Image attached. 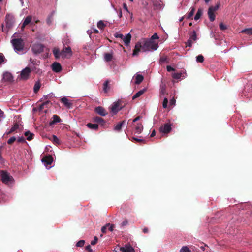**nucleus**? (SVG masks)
<instances>
[{"instance_id": "5fc2aeb1", "label": "nucleus", "mask_w": 252, "mask_h": 252, "mask_svg": "<svg viewBox=\"0 0 252 252\" xmlns=\"http://www.w3.org/2000/svg\"><path fill=\"white\" fill-rule=\"evenodd\" d=\"M17 142L19 143H24L25 142V139L23 137H19L17 139Z\"/></svg>"}, {"instance_id": "9d476101", "label": "nucleus", "mask_w": 252, "mask_h": 252, "mask_svg": "<svg viewBox=\"0 0 252 252\" xmlns=\"http://www.w3.org/2000/svg\"><path fill=\"white\" fill-rule=\"evenodd\" d=\"M159 130L161 132L167 134L171 130V124L169 123H165L160 126Z\"/></svg>"}, {"instance_id": "4be33fe9", "label": "nucleus", "mask_w": 252, "mask_h": 252, "mask_svg": "<svg viewBox=\"0 0 252 252\" xmlns=\"http://www.w3.org/2000/svg\"><path fill=\"white\" fill-rule=\"evenodd\" d=\"M114 35L116 38H120L123 40L124 45L126 46V36L119 33H116Z\"/></svg>"}, {"instance_id": "c03bdc74", "label": "nucleus", "mask_w": 252, "mask_h": 252, "mask_svg": "<svg viewBox=\"0 0 252 252\" xmlns=\"http://www.w3.org/2000/svg\"><path fill=\"white\" fill-rule=\"evenodd\" d=\"M53 20V14H51L48 16L46 22L48 25H50L52 23Z\"/></svg>"}, {"instance_id": "72a5a7b5", "label": "nucleus", "mask_w": 252, "mask_h": 252, "mask_svg": "<svg viewBox=\"0 0 252 252\" xmlns=\"http://www.w3.org/2000/svg\"><path fill=\"white\" fill-rule=\"evenodd\" d=\"M242 33H244L248 35H252V28L245 29L241 31Z\"/></svg>"}, {"instance_id": "a878e982", "label": "nucleus", "mask_w": 252, "mask_h": 252, "mask_svg": "<svg viewBox=\"0 0 252 252\" xmlns=\"http://www.w3.org/2000/svg\"><path fill=\"white\" fill-rule=\"evenodd\" d=\"M144 79L143 76L141 74H137L135 77V84H140Z\"/></svg>"}, {"instance_id": "6e6552de", "label": "nucleus", "mask_w": 252, "mask_h": 252, "mask_svg": "<svg viewBox=\"0 0 252 252\" xmlns=\"http://www.w3.org/2000/svg\"><path fill=\"white\" fill-rule=\"evenodd\" d=\"M72 54L70 47H64L61 52V55L63 58H69Z\"/></svg>"}, {"instance_id": "ea45409f", "label": "nucleus", "mask_w": 252, "mask_h": 252, "mask_svg": "<svg viewBox=\"0 0 252 252\" xmlns=\"http://www.w3.org/2000/svg\"><path fill=\"white\" fill-rule=\"evenodd\" d=\"M19 127V125L17 123H15L14 126L11 127L10 130V132H13L16 130Z\"/></svg>"}, {"instance_id": "338daca9", "label": "nucleus", "mask_w": 252, "mask_h": 252, "mask_svg": "<svg viewBox=\"0 0 252 252\" xmlns=\"http://www.w3.org/2000/svg\"><path fill=\"white\" fill-rule=\"evenodd\" d=\"M143 232L144 233H147L149 232L148 228L147 227H145L143 229Z\"/></svg>"}, {"instance_id": "4d7b16f0", "label": "nucleus", "mask_w": 252, "mask_h": 252, "mask_svg": "<svg viewBox=\"0 0 252 252\" xmlns=\"http://www.w3.org/2000/svg\"><path fill=\"white\" fill-rule=\"evenodd\" d=\"M85 249L88 252H94L93 250L91 249L90 245H88L85 247Z\"/></svg>"}, {"instance_id": "603ef678", "label": "nucleus", "mask_w": 252, "mask_h": 252, "mask_svg": "<svg viewBox=\"0 0 252 252\" xmlns=\"http://www.w3.org/2000/svg\"><path fill=\"white\" fill-rule=\"evenodd\" d=\"M97 241H98V238L97 237V236H94V240L91 241V244L92 245H94L97 243Z\"/></svg>"}, {"instance_id": "0e129e2a", "label": "nucleus", "mask_w": 252, "mask_h": 252, "mask_svg": "<svg viewBox=\"0 0 252 252\" xmlns=\"http://www.w3.org/2000/svg\"><path fill=\"white\" fill-rule=\"evenodd\" d=\"M176 100L175 99L173 98L170 101V104L171 105H174L175 104Z\"/></svg>"}, {"instance_id": "6ab92c4d", "label": "nucleus", "mask_w": 252, "mask_h": 252, "mask_svg": "<svg viewBox=\"0 0 252 252\" xmlns=\"http://www.w3.org/2000/svg\"><path fill=\"white\" fill-rule=\"evenodd\" d=\"M110 81H106L103 84V90L105 93H107L110 91V86L109 85Z\"/></svg>"}, {"instance_id": "f257e3e1", "label": "nucleus", "mask_w": 252, "mask_h": 252, "mask_svg": "<svg viewBox=\"0 0 252 252\" xmlns=\"http://www.w3.org/2000/svg\"><path fill=\"white\" fill-rule=\"evenodd\" d=\"M158 46V43L152 40V39H144L142 44L139 42L135 44L132 56H134L137 55L141 49L144 52L155 51L157 49Z\"/></svg>"}, {"instance_id": "aec40b11", "label": "nucleus", "mask_w": 252, "mask_h": 252, "mask_svg": "<svg viewBox=\"0 0 252 252\" xmlns=\"http://www.w3.org/2000/svg\"><path fill=\"white\" fill-rule=\"evenodd\" d=\"M146 91V89L144 88L140 91H139L138 92H137L132 97V99L133 100L140 97L142 94H143L145 91Z\"/></svg>"}, {"instance_id": "39448f33", "label": "nucleus", "mask_w": 252, "mask_h": 252, "mask_svg": "<svg viewBox=\"0 0 252 252\" xmlns=\"http://www.w3.org/2000/svg\"><path fill=\"white\" fill-rule=\"evenodd\" d=\"M45 46L41 43L33 44L32 47V50L35 54H39L44 51Z\"/></svg>"}, {"instance_id": "69168bd1", "label": "nucleus", "mask_w": 252, "mask_h": 252, "mask_svg": "<svg viewBox=\"0 0 252 252\" xmlns=\"http://www.w3.org/2000/svg\"><path fill=\"white\" fill-rule=\"evenodd\" d=\"M126 224V220H124L123 221V222L121 224V229H123L124 228V226Z\"/></svg>"}, {"instance_id": "6e6d98bb", "label": "nucleus", "mask_w": 252, "mask_h": 252, "mask_svg": "<svg viewBox=\"0 0 252 252\" xmlns=\"http://www.w3.org/2000/svg\"><path fill=\"white\" fill-rule=\"evenodd\" d=\"M167 60V58L166 57H161L160 59V63H163L164 62H166Z\"/></svg>"}, {"instance_id": "a18cd8bd", "label": "nucleus", "mask_w": 252, "mask_h": 252, "mask_svg": "<svg viewBox=\"0 0 252 252\" xmlns=\"http://www.w3.org/2000/svg\"><path fill=\"white\" fill-rule=\"evenodd\" d=\"M85 244V241L83 240H81L79 241L76 244L77 247H82L84 246Z\"/></svg>"}, {"instance_id": "680f3d73", "label": "nucleus", "mask_w": 252, "mask_h": 252, "mask_svg": "<svg viewBox=\"0 0 252 252\" xmlns=\"http://www.w3.org/2000/svg\"><path fill=\"white\" fill-rule=\"evenodd\" d=\"M167 70L168 71V72H171L172 71H174L175 70V69L174 68H173L172 66H170V65H168L167 66Z\"/></svg>"}, {"instance_id": "a211bd4d", "label": "nucleus", "mask_w": 252, "mask_h": 252, "mask_svg": "<svg viewBox=\"0 0 252 252\" xmlns=\"http://www.w3.org/2000/svg\"><path fill=\"white\" fill-rule=\"evenodd\" d=\"M93 121L95 123H98L102 126H103L105 124V121L101 117L96 116L93 118Z\"/></svg>"}, {"instance_id": "052dcab7", "label": "nucleus", "mask_w": 252, "mask_h": 252, "mask_svg": "<svg viewBox=\"0 0 252 252\" xmlns=\"http://www.w3.org/2000/svg\"><path fill=\"white\" fill-rule=\"evenodd\" d=\"M158 36L157 33H155L151 37L150 39H152V40H154V39H158Z\"/></svg>"}, {"instance_id": "4468645a", "label": "nucleus", "mask_w": 252, "mask_h": 252, "mask_svg": "<svg viewBox=\"0 0 252 252\" xmlns=\"http://www.w3.org/2000/svg\"><path fill=\"white\" fill-rule=\"evenodd\" d=\"M95 111L99 115L104 116L107 114L105 109L101 106H98L95 108Z\"/></svg>"}, {"instance_id": "c85d7f7f", "label": "nucleus", "mask_w": 252, "mask_h": 252, "mask_svg": "<svg viewBox=\"0 0 252 252\" xmlns=\"http://www.w3.org/2000/svg\"><path fill=\"white\" fill-rule=\"evenodd\" d=\"M53 54L55 56L56 59H58L60 58L61 55V52L59 48H55L53 50Z\"/></svg>"}, {"instance_id": "f8f14e48", "label": "nucleus", "mask_w": 252, "mask_h": 252, "mask_svg": "<svg viewBox=\"0 0 252 252\" xmlns=\"http://www.w3.org/2000/svg\"><path fill=\"white\" fill-rule=\"evenodd\" d=\"M2 80L4 82H12L13 80V77L11 73L9 72H5L3 74V77Z\"/></svg>"}, {"instance_id": "49530a36", "label": "nucleus", "mask_w": 252, "mask_h": 252, "mask_svg": "<svg viewBox=\"0 0 252 252\" xmlns=\"http://www.w3.org/2000/svg\"><path fill=\"white\" fill-rule=\"evenodd\" d=\"M16 139L15 137L13 136L9 138L7 141V143L9 145L12 144L14 142L16 141Z\"/></svg>"}, {"instance_id": "f3484780", "label": "nucleus", "mask_w": 252, "mask_h": 252, "mask_svg": "<svg viewBox=\"0 0 252 252\" xmlns=\"http://www.w3.org/2000/svg\"><path fill=\"white\" fill-rule=\"evenodd\" d=\"M32 20V17L30 15L28 16L25 18V19H24V20L22 23V25L21 26L22 30H23L25 27L26 26L28 25V24H29L31 22Z\"/></svg>"}, {"instance_id": "3c124183", "label": "nucleus", "mask_w": 252, "mask_h": 252, "mask_svg": "<svg viewBox=\"0 0 252 252\" xmlns=\"http://www.w3.org/2000/svg\"><path fill=\"white\" fill-rule=\"evenodd\" d=\"M219 28L221 30H224L227 29L226 26L224 25L222 23H221L219 24Z\"/></svg>"}, {"instance_id": "e433bc0d", "label": "nucleus", "mask_w": 252, "mask_h": 252, "mask_svg": "<svg viewBox=\"0 0 252 252\" xmlns=\"http://www.w3.org/2000/svg\"><path fill=\"white\" fill-rule=\"evenodd\" d=\"M195 10V9L194 7H191L190 11L188 13L187 18V19H190L192 17V16L193 15L194 11Z\"/></svg>"}, {"instance_id": "c9c22d12", "label": "nucleus", "mask_w": 252, "mask_h": 252, "mask_svg": "<svg viewBox=\"0 0 252 252\" xmlns=\"http://www.w3.org/2000/svg\"><path fill=\"white\" fill-rule=\"evenodd\" d=\"M41 87V84L39 82H37L35 83L34 86V92L36 93L38 92Z\"/></svg>"}, {"instance_id": "a19ab883", "label": "nucleus", "mask_w": 252, "mask_h": 252, "mask_svg": "<svg viewBox=\"0 0 252 252\" xmlns=\"http://www.w3.org/2000/svg\"><path fill=\"white\" fill-rule=\"evenodd\" d=\"M196 61L198 63H202L204 61V57L202 55H199L196 57Z\"/></svg>"}, {"instance_id": "ddd939ff", "label": "nucleus", "mask_w": 252, "mask_h": 252, "mask_svg": "<svg viewBox=\"0 0 252 252\" xmlns=\"http://www.w3.org/2000/svg\"><path fill=\"white\" fill-rule=\"evenodd\" d=\"M53 161V158L52 156L49 155L44 157L42 159V162H44L47 165H51Z\"/></svg>"}, {"instance_id": "864d4df0", "label": "nucleus", "mask_w": 252, "mask_h": 252, "mask_svg": "<svg viewBox=\"0 0 252 252\" xmlns=\"http://www.w3.org/2000/svg\"><path fill=\"white\" fill-rule=\"evenodd\" d=\"M109 225H105V226H103L102 228H101V231L103 233H106L107 232V228H108V226Z\"/></svg>"}, {"instance_id": "f704fd0d", "label": "nucleus", "mask_w": 252, "mask_h": 252, "mask_svg": "<svg viewBox=\"0 0 252 252\" xmlns=\"http://www.w3.org/2000/svg\"><path fill=\"white\" fill-rule=\"evenodd\" d=\"M97 27L100 30H103L106 27V25L102 21H99L97 24Z\"/></svg>"}, {"instance_id": "c756f323", "label": "nucleus", "mask_w": 252, "mask_h": 252, "mask_svg": "<svg viewBox=\"0 0 252 252\" xmlns=\"http://www.w3.org/2000/svg\"><path fill=\"white\" fill-rule=\"evenodd\" d=\"M129 139L131 140L132 141H136L139 143H146V140L142 139H140L138 138L134 137L133 136L130 137L129 138Z\"/></svg>"}, {"instance_id": "1a4fd4ad", "label": "nucleus", "mask_w": 252, "mask_h": 252, "mask_svg": "<svg viewBox=\"0 0 252 252\" xmlns=\"http://www.w3.org/2000/svg\"><path fill=\"white\" fill-rule=\"evenodd\" d=\"M1 177L2 182L4 184H7L12 179L7 172L3 170L1 171Z\"/></svg>"}, {"instance_id": "423d86ee", "label": "nucleus", "mask_w": 252, "mask_h": 252, "mask_svg": "<svg viewBox=\"0 0 252 252\" xmlns=\"http://www.w3.org/2000/svg\"><path fill=\"white\" fill-rule=\"evenodd\" d=\"M123 106L121 104V101L118 100L112 104L111 107V111L114 114H116L119 111H120Z\"/></svg>"}, {"instance_id": "09e8293b", "label": "nucleus", "mask_w": 252, "mask_h": 252, "mask_svg": "<svg viewBox=\"0 0 252 252\" xmlns=\"http://www.w3.org/2000/svg\"><path fill=\"white\" fill-rule=\"evenodd\" d=\"M106 225H109L108 226L107 229L109 230L110 231H113L114 228V224H111L110 223H107Z\"/></svg>"}, {"instance_id": "13d9d810", "label": "nucleus", "mask_w": 252, "mask_h": 252, "mask_svg": "<svg viewBox=\"0 0 252 252\" xmlns=\"http://www.w3.org/2000/svg\"><path fill=\"white\" fill-rule=\"evenodd\" d=\"M42 102H43V103H45V107H47V108L48 107V106L49 105H52V103H51L50 100H47L46 101H42Z\"/></svg>"}, {"instance_id": "473e14b6", "label": "nucleus", "mask_w": 252, "mask_h": 252, "mask_svg": "<svg viewBox=\"0 0 252 252\" xmlns=\"http://www.w3.org/2000/svg\"><path fill=\"white\" fill-rule=\"evenodd\" d=\"M202 9H199L197 10V12L196 14L195 15L194 20H198L200 18L201 16L202 15Z\"/></svg>"}, {"instance_id": "8fccbe9b", "label": "nucleus", "mask_w": 252, "mask_h": 252, "mask_svg": "<svg viewBox=\"0 0 252 252\" xmlns=\"http://www.w3.org/2000/svg\"><path fill=\"white\" fill-rule=\"evenodd\" d=\"M192 41L191 40V39H189L188 41L186 42V46L191 47L192 44Z\"/></svg>"}, {"instance_id": "412c9836", "label": "nucleus", "mask_w": 252, "mask_h": 252, "mask_svg": "<svg viewBox=\"0 0 252 252\" xmlns=\"http://www.w3.org/2000/svg\"><path fill=\"white\" fill-rule=\"evenodd\" d=\"M87 126L92 130H97L98 129V125L97 124L88 123Z\"/></svg>"}, {"instance_id": "79ce46f5", "label": "nucleus", "mask_w": 252, "mask_h": 252, "mask_svg": "<svg viewBox=\"0 0 252 252\" xmlns=\"http://www.w3.org/2000/svg\"><path fill=\"white\" fill-rule=\"evenodd\" d=\"M127 252H135L134 248L129 243H127Z\"/></svg>"}, {"instance_id": "e2e57ef3", "label": "nucleus", "mask_w": 252, "mask_h": 252, "mask_svg": "<svg viewBox=\"0 0 252 252\" xmlns=\"http://www.w3.org/2000/svg\"><path fill=\"white\" fill-rule=\"evenodd\" d=\"M45 103H42L39 105V109L40 111H42L45 107Z\"/></svg>"}, {"instance_id": "b1692460", "label": "nucleus", "mask_w": 252, "mask_h": 252, "mask_svg": "<svg viewBox=\"0 0 252 252\" xmlns=\"http://www.w3.org/2000/svg\"><path fill=\"white\" fill-rule=\"evenodd\" d=\"M53 94L50 93L47 95H44L40 99V101H46L47 100H50L53 97Z\"/></svg>"}, {"instance_id": "7c9ffc66", "label": "nucleus", "mask_w": 252, "mask_h": 252, "mask_svg": "<svg viewBox=\"0 0 252 252\" xmlns=\"http://www.w3.org/2000/svg\"><path fill=\"white\" fill-rule=\"evenodd\" d=\"M51 140L54 144L57 145H60L61 143L60 139L55 135H53Z\"/></svg>"}, {"instance_id": "58836bf2", "label": "nucleus", "mask_w": 252, "mask_h": 252, "mask_svg": "<svg viewBox=\"0 0 252 252\" xmlns=\"http://www.w3.org/2000/svg\"><path fill=\"white\" fill-rule=\"evenodd\" d=\"M114 250L117 252L119 250L123 252H126V245L123 247H117Z\"/></svg>"}, {"instance_id": "f03ea898", "label": "nucleus", "mask_w": 252, "mask_h": 252, "mask_svg": "<svg viewBox=\"0 0 252 252\" xmlns=\"http://www.w3.org/2000/svg\"><path fill=\"white\" fill-rule=\"evenodd\" d=\"M139 119V117H137L132 121V125H131L132 132L134 134H140L143 129V126L141 123H136V122Z\"/></svg>"}, {"instance_id": "bb28decb", "label": "nucleus", "mask_w": 252, "mask_h": 252, "mask_svg": "<svg viewBox=\"0 0 252 252\" xmlns=\"http://www.w3.org/2000/svg\"><path fill=\"white\" fill-rule=\"evenodd\" d=\"M189 39H191V40L192 41H195L197 38L196 32L193 30L192 32H190L189 33Z\"/></svg>"}, {"instance_id": "7ed1b4c3", "label": "nucleus", "mask_w": 252, "mask_h": 252, "mask_svg": "<svg viewBox=\"0 0 252 252\" xmlns=\"http://www.w3.org/2000/svg\"><path fill=\"white\" fill-rule=\"evenodd\" d=\"M11 42L15 50L20 51L23 49L24 43L21 38L12 39Z\"/></svg>"}, {"instance_id": "9b49d317", "label": "nucleus", "mask_w": 252, "mask_h": 252, "mask_svg": "<svg viewBox=\"0 0 252 252\" xmlns=\"http://www.w3.org/2000/svg\"><path fill=\"white\" fill-rule=\"evenodd\" d=\"M31 72V69L26 67L25 69H23L20 74L21 78L22 79L26 80L29 78L30 73Z\"/></svg>"}, {"instance_id": "5701e85b", "label": "nucleus", "mask_w": 252, "mask_h": 252, "mask_svg": "<svg viewBox=\"0 0 252 252\" xmlns=\"http://www.w3.org/2000/svg\"><path fill=\"white\" fill-rule=\"evenodd\" d=\"M24 135L27 137V139L30 141L33 138L34 134L31 132L30 131H26L24 133Z\"/></svg>"}, {"instance_id": "20e7f679", "label": "nucleus", "mask_w": 252, "mask_h": 252, "mask_svg": "<svg viewBox=\"0 0 252 252\" xmlns=\"http://www.w3.org/2000/svg\"><path fill=\"white\" fill-rule=\"evenodd\" d=\"M219 3L217 4L216 5L213 6H211L209 7L208 10V15L209 18V20L211 22H213L215 20V15L214 14V12L217 11L219 7Z\"/></svg>"}, {"instance_id": "37998d69", "label": "nucleus", "mask_w": 252, "mask_h": 252, "mask_svg": "<svg viewBox=\"0 0 252 252\" xmlns=\"http://www.w3.org/2000/svg\"><path fill=\"white\" fill-rule=\"evenodd\" d=\"M180 252H191L187 246H183L180 251Z\"/></svg>"}, {"instance_id": "774afa93", "label": "nucleus", "mask_w": 252, "mask_h": 252, "mask_svg": "<svg viewBox=\"0 0 252 252\" xmlns=\"http://www.w3.org/2000/svg\"><path fill=\"white\" fill-rule=\"evenodd\" d=\"M155 134H156V132H155V130H153L150 135V137H153L155 136Z\"/></svg>"}, {"instance_id": "393cba45", "label": "nucleus", "mask_w": 252, "mask_h": 252, "mask_svg": "<svg viewBox=\"0 0 252 252\" xmlns=\"http://www.w3.org/2000/svg\"><path fill=\"white\" fill-rule=\"evenodd\" d=\"M53 121H52L50 123V125H52V124H54L55 123H59V122H61V118H60L59 116H58V115H53Z\"/></svg>"}, {"instance_id": "bf43d9fd", "label": "nucleus", "mask_w": 252, "mask_h": 252, "mask_svg": "<svg viewBox=\"0 0 252 252\" xmlns=\"http://www.w3.org/2000/svg\"><path fill=\"white\" fill-rule=\"evenodd\" d=\"M131 35L130 33H127V46L130 43V39H131Z\"/></svg>"}, {"instance_id": "cd10ccee", "label": "nucleus", "mask_w": 252, "mask_h": 252, "mask_svg": "<svg viewBox=\"0 0 252 252\" xmlns=\"http://www.w3.org/2000/svg\"><path fill=\"white\" fill-rule=\"evenodd\" d=\"M113 59V54L111 53H106L104 54V60L106 62H110Z\"/></svg>"}, {"instance_id": "4c0bfd02", "label": "nucleus", "mask_w": 252, "mask_h": 252, "mask_svg": "<svg viewBox=\"0 0 252 252\" xmlns=\"http://www.w3.org/2000/svg\"><path fill=\"white\" fill-rule=\"evenodd\" d=\"M181 73H174L172 74V77L175 79H179L182 76Z\"/></svg>"}, {"instance_id": "2f4dec72", "label": "nucleus", "mask_w": 252, "mask_h": 252, "mask_svg": "<svg viewBox=\"0 0 252 252\" xmlns=\"http://www.w3.org/2000/svg\"><path fill=\"white\" fill-rule=\"evenodd\" d=\"M125 121H123L121 123L118 124L114 127V130L117 131H119L122 129V126Z\"/></svg>"}, {"instance_id": "0eeeda50", "label": "nucleus", "mask_w": 252, "mask_h": 252, "mask_svg": "<svg viewBox=\"0 0 252 252\" xmlns=\"http://www.w3.org/2000/svg\"><path fill=\"white\" fill-rule=\"evenodd\" d=\"M15 22L14 17L10 14H7L5 17L6 28L10 29Z\"/></svg>"}, {"instance_id": "2eb2a0df", "label": "nucleus", "mask_w": 252, "mask_h": 252, "mask_svg": "<svg viewBox=\"0 0 252 252\" xmlns=\"http://www.w3.org/2000/svg\"><path fill=\"white\" fill-rule=\"evenodd\" d=\"M61 101L62 103H63L64 106L70 109L72 108V103L69 101V100L66 98L65 97H63L61 98Z\"/></svg>"}, {"instance_id": "dca6fc26", "label": "nucleus", "mask_w": 252, "mask_h": 252, "mask_svg": "<svg viewBox=\"0 0 252 252\" xmlns=\"http://www.w3.org/2000/svg\"><path fill=\"white\" fill-rule=\"evenodd\" d=\"M52 70L55 72H59L62 70V66L60 63L54 62L52 65Z\"/></svg>"}, {"instance_id": "de8ad7c7", "label": "nucleus", "mask_w": 252, "mask_h": 252, "mask_svg": "<svg viewBox=\"0 0 252 252\" xmlns=\"http://www.w3.org/2000/svg\"><path fill=\"white\" fill-rule=\"evenodd\" d=\"M168 103V100L167 98H165L164 99L163 102V107L164 108H166L167 107V104Z\"/></svg>"}]
</instances>
